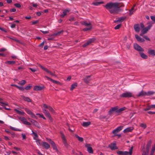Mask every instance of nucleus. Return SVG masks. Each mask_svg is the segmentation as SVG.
<instances>
[{"label":"nucleus","mask_w":155,"mask_h":155,"mask_svg":"<svg viewBox=\"0 0 155 155\" xmlns=\"http://www.w3.org/2000/svg\"><path fill=\"white\" fill-rule=\"evenodd\" d=\"M120 3L117 2L113 3L110 2L107 3L106 5H103L113 15L117 14L120 11V7L121 6H124V5L123 3H122V5L120 6Z\"/></svg>","instance_id":"1"},{"label":"nucleus","mask_w":155,"mask_h":155,"mask_svg":"<svg viewBox=\"0 0 155 155\" xmlns=\"http://www.w3.org/2000/svg\"><path fill=\"white\" fill-rule=\"evenodd\" d=\"M133 148V147L132 146L130 149L129 152L118 151H117V153L119 155H131L132 154Z\"/></svg>","instance_id":"2"},{"label":"nucleus","mask_w":155,"mask_h":155,"mask_svg":"<svg viewBox=\"0 0 155 155\" xmlns=\"http://www.w3.org/2000/svg\"><path fill=\"white\" fill-rule=\"evenodd\" d=\"M120 97L123 98H130L133 97V95L130 92L125 91L120 95Z\"/></svg>","instance_id":"3"},{"label":"nucleus","mask_w":155,"mask_h":155,"mask_svg":"<svg viewBox=\"0 0 155 155\" xmlns=\"http://www.w3.org/2000/svg\"><path fill=\"white\" fill-rule=\"evenodd\" d=\"M37 65L40 67L42 70L45 71L47 73L50 74L51 75L57 77V75L54 74L55 72H54V73H52L51 71L48 70L47 68H45L40 64L37 63Z\"/></svg>","instance_id":"4"},{"label":"nucleus","mask_w":155,"mask_h":155,"mask_svg":"<svg viewBox=\"0 0 155 155\" xmlns=\"http://www.w3.org/2000/svg\"><path fill=\"white\" fill-rule=\"evenodd\" d=\"M108 147L112 150L118 149V147L116 146V143L115 141L109 145Z\"/></svg>","instance_id":"5"},{"label":"nucleus","mask_w":155,"mask_h":155,"mask_svg":"<svg viewBox=\"0 0 155 155\" xmlns=\"http://www.w3.org/2000/svg\"><path fill=\"white\" fill-rule=\"evenodd\" d=\"M118 109V106H116L112 107L108 111V113L110 115H112L114 112L117 113V109Z\"/></svg>","instance_id":"6"},{"label":"nucleus","mask_w":155,"mask_h":155,"mask_svg":"<svg viewBox=\"0 0 155 155\" xmlns=\"http://www.w3.org/2000/svg\"><path fill=\"white\" fill-rule=\"evenodd\" d=\"M25 110L28 114L31 115L32 118H35L36 119H38V117L29 109L26 108H25Z\"/></svg>","instance_id":"7"},{"label":"nucleus","mask_w":155,"mask_h":155,"mask_svg":"<svg viewBox=\"0 0 155 155\" xmlns=\"http://www.w3.org/2000/svg\"><path fill=\"white\" fill-rule=\"evenodd\" d=\"M134 47L135 49L138 51L143 52L144 51V49L137 43L134 44Z\"/></svg>","instance_id":"8"},{"label":"nucleus","mask_w":155,"mask_h":155,"mask_svg":"<svg viewBox=\"0 0 155 155\" xmlns=\"http://www.w3.org/2000/svg\"><path fill=\"white\" fill-rule=\"evenodd\" d=\"M19 119L21 121L22 123L25 125H31V124L27 121L26 119L24 117H18Z\"/></svg>","instance_id":"9"},{"label":"nucleus","mask_w":155,"mask_h":155,"mask_svg":"<svg viewBox=\"0 0 155 155\" xmlns=\"http://www.w3.org/2000/svg\"><path fill=\"white\" fill-rule=\"evenodd\" d=\"M85 147L87 148V151L90 153H93V151L92 148L91 147L90 144L86 143L85 145Z\"/></svg>","instance_id":"10"},{"label":"nucleus","mask_w":155,"mask_h":155,"mask_svg":"<svg viewBox=\"0 0 155 155\" xmlns=\"http://www.w3.org/2000/svg\"><path fill=\"white\" fill-rule=\"evenodd\" d=\"M61 137L63 140V142L64 144V145L65 147H68V144L67 143L64 134L62 132H61Z\"/></svg>","instance_id":"11"},{"label":"nucleus","mask_w":155,"mask_h":155,"mask_svg":"<svg viewBox=\"0 0 155 155\" xmlns=\"http://www.w3.org/2000/svg\"><path fill=\"white\" fill-rule=\"evenodd\" d=\"M45 88V87L43 85L42 86L36 85L34 87L33 90L35 91H41L44 90Z\"/></svg>","instance_id":"12"},{"label":"nucleus","mask_w":155,"mask_h":155,"mask_svg":"<svg viewBox=\"0 0 155 155\" xmlns=\"http://www.w3.org/2000/svg\"><path fill=\"white\" fill-rule=\"evenodd\" d=\"M91 76V75L87 76L83 79V80L86 84H88L91 80L90 78Z\"/></svg>","instance_id":"13"},{"label":"nucleus","mask_w":155,"mask_h":155,"mask_svg":"<svg viewBox=\"0 0 155 155\" xmlns=\"http://www.w3.org/2000/svg\"><path fill=\"white\" fill-rule=\"evenodd\" d=\"M123 126H119L117 128L115 129L113 131L112 133L113 134H116L119 132L120 131L122 130L123 128Z\"/></svg>","instance_id":"14"},{"label":"nucleus","mask_w":155,"mask_h":155,"mask_svg":"<svg viewBox=\"0 0 155 155\" xmlns=\"http://www.w3.org/2000/svg\"><path fill=\"white\" fill-rule=\"evenodd\" d=\"M152 26V25L150 24L147 27L144 28L141 31L143 32V34H145L149 30Z\"/></svg>","instance_id":"15"},{"label":"nucleus","mask_w":155,"mask_h":155,"mask_svg":"<svg viewBox=\"0 0 155 155\" xmlns=\"http://www.w3.org/2000/svg\"><path fill=\"white\" fill-rule=\"evenodd\" d=\"M126 17H122L120 18H118L116 19V20L114 21V23H117L118 22H121L124 20Z\"/></svg>","instance_id":"16"},{"label":"nucleus","mask_w":155,"mask_h":155,"mask_svg":"<svg viewBox=\"0 0 155 155\" xmlns=\"http://www.w3.org/2000/svg\"><path fill=\"white\" fill-rule=\"evenodd\" d=\"M45 77L48 80H50V81H52L53 83H55V84H59V85L61 84V83L58 81L53 80L51 78L48 77V76H45Z\"/></svg>","instance_id":"17"},{"label":"nucleus","mask_w":155,"mask_h":155,"mask_svg":"<svg viewBox=\"0 0 155 155\" xmlns=\"http://www.w3.org/2000/svg\"><path fill=\"white\" fill-rule=\"evenodd\" d=\"M94 40L93 39H90L88 40L86 43L82 45V47L83 48L86 47L87 46L91 44L93 41H94Z\"/></svg>","instance_id":"18"},{"label":"nucleus","mask_w":155,"mask_h":155,"mask_svg":"<svg viewBox=\"0 0 155 155\" xmlns=\"http://www.w3.org/2000/svg\"><path fill=\"white\" fill-rule=\"evenodd\" d=\"M135 36L137 40L138 41L140 42H143L144 41V39L142 38H141L138 35H135Z\"/></svg>","instance_id":"19"},{"label":"nucleus","mask_w":155,"mask_h":155,"mask_svg":"<svg viewBox=\"0 0 155 155\" xmlns=\"http://www.w3.org/2000/svg\"><path fill=\"white\" fill-rule=\"evenodd\" d=\"M134 27L136 32H139L140 31V28L139 25L138 24L134 25Z\"/></svg>","instance_id":"20"},{"label":"nucleus","mask_w":155,"mask_h":155,"mask_svg":"<svg viewBox=\"0 0 155 155\" xmlns=\"http://www.w3.org/2000/svg\"><path fill=\"white\" fill-rule=\"evenodd\" d=\"M133 129L134 127H128L124 130L123 131V132L124 133H126L128 132H131Z\"/></svg>","instance_id":"21"},{"label":"nucleus","mask_w":155,"mask_h":155,"mask_svg":"<svg viewBox=\"0 0 155 155\" xmlns=\"http://www.w3.org/2000/svg\"><path fill=\"white\" fill-rule=\"evenodd\" d=\"M21 96L25 101L28 102H31V100L29 97H25L23 95H21Z\"/></svg>","instance_id":"22"},{"label":"nucleus","mask_w":155,"mask_h":155,"mask_svg":"<svg viewBox=\"0 0 155 155\" xmlns=\"http://www.w3.org/2000/svg\"><path fill=\"white\" fill-rule=\"evenodd\" d=\"M42 145L45 148L48 149L50 148V145L47 143L44 142H42Z\"/></svg>","instance_id":"23"},{"label":"nucleus","mask_w":155,"mask_h":155,"mask_svg":"<svg viewBox=\"0 0 155 155\" xmlns=\"http://www.w3.org/2000/svg\"><path fill=\"white\" fill-rule=\"evenodd\" d=\"M152 143V141L151 140H150L147 142V144L146 146V150L149 151L150 148V147Z\"/></svg>","instance_id":"24"},{"label":"nucleus","mask_w":155,"mask_h":155,"mask_svg":"<svg viewBox=\"0 0 155 155\" xmlns=\"http://www.w3.org/2000/svg\"><path fill=\"white\" fill-rule=\"evenodd\" d=\"M70 11V10L69 9H65L63 11V14H61L60 15V16L61 18H64V16L66 15L67 13L68 12Z\"/></svg>","instance_id":"25"},{"label":"nucleus","mask_w":155,"mask_h":155,"mask_svg":"<svg viewBox=\"0 0 155 155\" xmlns=\"http://www.w3.org/2000/svg\"><path fill=\"white\" fill-rule=\"evenodd\" d=\"M148 53L152 56H154L155 55V51L154 50L149 49Z\"/></svg>","instance_id":"26"},{"label":"nucleus","mask_w":155,"mask_h":155,"mask_svg":"<svg viewBox=\"0 0 155 155\" xmlns=\"http://www.w3.org/2000/svg\"><path fill=\"white\" fill-rule=\"evenodd\" d=\"M147 95V92L143 91H141L137 95L138 97L143 96Z\"/></svg>","instance_id":"27"},{"label":"nucleus","mask_w":155,"mask_h":155,"mask_svg":"<svg viewBox=\"0 0 155 155\" xmlns=\"http://www.w3.org/2000/svg\"><path fill=\"white\" fill-rule=\"evenodd\" d=\"M104 2L103 1H101L99 2H93L92 3V5H95V6H97L100 4H104Z\"/></svg>","instance_id":"28"},{"label":"nucleus","mask_w":155,"mask_h":155,"mask_svg":"<svg viewBox=\"0 0 155 155\" xmlns=\"http://www.w3.org/2000/svg\"><path fill=\"white\" fill-rule=\"evenodd\" d=\"M78 86V84L77 83L75 82L72 84L71 85V87L70 88V90L72 91L75 88Z\"/></svg>","instance_id":"29"},{"label":"nucleus","mask_w":155,"mask_h":155,"mask_svg":"<svg viewBox=\"0 0 155 155\" xmlns=\"http://www.w3.org/2000/svg\"><path fill=\"white\" fill-rule=\"evenodd\" d=\"M91 124V122L88 121L87 122H84L82 124V125L84 127H87Z\"/></svg>","instance_id":"30"},{"label":"nucleus","mask_w":155,"mask_h":155,"mask_svg":"<svg viewBox=\"0 0 155 155\" xmlns=\"http://www.w3.org/2000/svg\"><path fill=\"white\" fill-rule=\"evenodd\" d=\"M51 142L52 143H51V146H52V147H53V149L54 150H56V151L58 152V149L54 142Z\"/></svg>","instance_id":"31"},{"label":"nucleus","mask_w":155,"mask_h":155,"mask_svg":"<svg viewBox=\"0 0 155 155\" xmlns=\"http://www.w3.org/2000/svg\"><path fill=\"white\" fill-rule=\"evenodd\" d=\"M140 54L141 57L143 58L146 59L148 58L147 56V55H145L143 53L140 52Z\"/></svg>","instance_id":"32"},{"label":"nucleus","mask_w":155,"mask_h":155,"mask_svg":"<svg viewBox=\"0 0 155 155\" xmlns=\"http://www.w3.org/2000/svg\"><path fill=\"white\" fill-rule=\"evenodd\" d=\"M75 137L78 139V141H79L82 142L84 141L83 138L82 137H80L77 134H75Z\"/></svg>","instance_id":"33"},{"label":"nucleus","mask_w":155,"mask_h":155,"mask_svg":"<svg viewBox=\"0 0 155 155\" xmlns=\"http://www.w3.org/2000/svg\"><path fill=\"white\" fill-rule=\"evenodd\" d=\"M33 122L32 123L34 125L37 127L38 128H40V127L39 125L38 122L36 120H34L33 121Z\"/></svg>","instance_id":"34"},{"label":"nucleus","mask_w":155,"mask_h":155,"mask_svg":"<svg viewBox=\"0 0 155 155\" xmlns=\"http://www.w3.org/2000/svg\"><path fill=\"white\" fill-rule=\"evenodd\" d=\"M81 24L84 25L85 26H91V23H88L86 21H84L81 22Z\"/></svg>","instance_id":"35"},{"label":"nucleus","mask_w":155,"mask_h":155,"mask_svg":"<svg viewBox=\"0 0 155 155\" xmlns=\"http://www.w3.org/2000/svg\"><path fill=\"white\" fill-rule=\"evenodd\" d=\"M14 110L18 114L21 115H23L25 113L22 111H21L17 109H15Z\"/></svg>","instance_id":"36"},{"label":"nucleus","mask_w":155,"mask_h":155,"mask_svg":"<svg viewBox=\"0 0 155 155\" xmlns=\"http://www.w3.org/2000/svg\"><path fill=\"white\" fill-rule=\"evenodd\" d=\"M32 134L34 135V139L35 140H36L38 137V136L36 133L35 132L33 131H32Z\"/></svg>","instance_id":"37"},{"label":"nucleus","mask_w":155,"mask_h":155,"mask_svg":"<svg viewBox=\"0 0 155 155\" xmlns=\"http://www.w3.org/2000/svg\"><path fill=\"white\" fill-rule=\"evenodd\" d=\"M26 83V81L25 80H22L18 83V84L21 85H23Z\"/></svg>","instance_id":"38"},{"label":"nucleus","mask_w":155,"mask_h":155,"mask_svg":"<svg viewBox=\"0 0 155 155\" xmlns=\"http://www.w3.org/2000/svg\"><path fill=\"white\" fill-rule=\"evenodd\" d=\"M144 147L143 149L142 150V151H143V153L142 154V155H148L149 153V151L146 150L145 151L144 150H143L144 149Z\"/></svg>","instance_id":"39"},{"label":"nucleus","mask_w":155,"mask_h":155,"mask_svg":"<svg viewBox=\"0 0 155 155\" xmlns=\"http://www.w3.org/2000/svg\"><path fill=\"white\" fill-rule=\"evenodd\" d=\"M92 29V26H89V28H84L83 29V31H87L89 30H90Z\"/></svg>","instance_id":"40"},{"label":"nucleus","mask_w":155,"mask_h":155,"mask_svg":"<svg viewBox=\"0 0 155 155\" xmlns=\"http://www.w3.org/2000/svg\"><path fill=\"white\" fill-rule=\"evenodd\" d=\"M45 115L47 117H48V118L51 121H52V120H53L52 118L49 113H48V114H47L46 115Z\"/></svg>","instance_id":"41"},{"label":"nucleus","mask_w":155,"mask_h":155,"mask_svg":"<svg viewBox=\"0 0 155 155\" xmlns=\"http://www.w3.org/2000/svg\"><path fill=\"white\" fill-rule=\"evenodd\" d=\"M155 150V145L152 147L151 150L150 152V155H153V153H154V151Z\"/></svg>","instance_id":"42"},{"label":"nucleus","mask_w":155,"mask_h":155,"mask_svg":"<svg viewBox=\"0 0 155 155\" xmlns=\"http://www.w3.org/2000/svg\"><path fill=\"white\" fill-rule=\"evenodd\" d=\"M15 63V61H6L5 62V63L6 64H14Z\"/></svg>","instance_id":"43"},{"label":"nucleus","mask_w":155,"mask_h":155,"mask_svg":"<svg viewBox=\"0 0 155 155\" xmlns=\"http://www.w3.org/2000/svg\"><path fill=\"white\" fill-rule=\"evenodd\" d=\"M118 108L119 107H118ZM125 107H122L119 109L118 108V109H117V113H119L122 112V111L124 110H125Z\"/></svg>","instance_id":"44"},{"label":"nucleus","mask_w":155,"mask_h":155,"mask_svg":"<svg viewBox=\"0 0 155 155\" xmlns=\"http://www.w3.org/2000/svg\"><path fill=\"white\" fill-rule=\"evenodd\" d=\"M32 86L31 84H28V86L25 87V89L26 90H30L31 88L32 87Z\"/></svg>","instance_id":"45"},{"label":"nucleus","mask_w":155,"mask_h":155,"mask_svg":"<svg viewBox=\"0 0 155 155\" xmlns=\"http://www.w3.org/2000/svg\"><path fill=\"white\" fill-rule=\"evenodd\" d=\"M140 126L141 127L143 128L144 129H145L147 127V125L145 124L141 123L140 124Z\"/></svg>","instance_id":"46"},{"label":"nucleus","mask_w":155,"mask_h":155,"mask_svg":"<svg viewBox=\"0 0 155 155\" xmlns=\"http://www.w3.org/2000/svg\"><path fill=\"white\" fill-rule=\"evenodd\" d=\"M48 109L52 113H55V111H54V110L50 106H48Z\"/></svg>","instance_id":"47"},{"label":"nucleus","mask_w":155,"mask_h":155,"mask_svg":"<svg viewBox=\"0 0 155 155\" xmlns=\"http://www.w3.org/2000/svg\"><path fill=\"white\" fill-rule=\"evenodd\" d=\"M10 128L11 130H14V131H21V129H16L13 127H11V126H10Z\"/></svg>","instance_id":"48"},{"label":"nucleus","mask_w":155,"mask_h":155,"mask_svg":"<svg viewBox=\"0 0 155 155\" xmlns=\"http://www.w3.org/2000/svg\"><path fill=\"white\" fill-rule=\"evenodd\" d=\"M37 115H38L39 116V117H40L42 118L44 120H46V119L45 117L44 116L43 114H39V113H37L36 114Z\"/></svg>","instance_id":"49"},{"label":"nucleus","mask_w":155,"mask_h":155,"mask_svg":"<svg viewBox=\"0 0 155 155\" xmlns=\"http://www.w3.org/2000/svg\"><path fill=\"white\" fill-rule=\"evenodd\" d=\"M154 93V92L153 91H150L147 92V95H153Z\"/></svg>","instance_id":"50"},{"label":"nucleus","mask_w":155,"mask_h":155,"mask_svg":"<svg viewBox=\"0 0 155 155\" xmlns=\"http://www.w3.org/2000/svg\"><path fill=\"white\" fill-rule=\"evenodd\" d=\"M64 32V31L63 30H62L60 31H58L56 33H54V35H55V36H57V35L63 33Z\"/></svg>","instance_id":"51"},{"label":"nucleus","mask_w":155,"mask_h":155,"mask_svg":"<svg viewBox=\"0 0 155 155\" xmlns=\"http://www.w3.org/2000/svg\"><path fill=\"white\" fill-rule=\"evenodd\" d=\"M121 24L117 25L114 27V29L116 30L119 29L121 27Z\"/></svg>","instance_id":"52"},{"label":"nucleus","mask_w":155,"mask_h":155,"mask_svg":"<svg viewBox=\"0 0 155 155\" xmlns=\"http://www.w3.org/2000/svg\"><path fill=\"white\" fill-rule=\"evenodd\" d=\"M151 107L150 106V105L148 106L146 108H145L144 109V110L145 111H146L149 110H150L151 109Z\"/></svg>","instance_id":"53"},{"label":"nucleus","mask_w":155,"mask_h":155,"mask_svg":"<svg viewBox=\"0 0 155 155\" xmlns=\"http://www.w3.org/2000/svg\"><path fill=\"white\" fill-rule=\"evenodd\" d=\"M14 5L15 7L18 8H20L21 7V5L19 3H15L14 4Z\"/></svg>","instance_id":"54"},{"label":"nucleus","mask_w":155,"mask_h":155,"mask_svg":"<svg viewBox=\"0 0 155 155\" xmlns=\"http://www.w3.org/2000/svg\"><path fill=\"white\" fill-rule=\"evenodd\" d=\"M134 9V7H132L130 10V13H129V15H131L133 13V11Z\"/></svg>","instance_id":"55"},{"label":"nucleus","mask_w":155,"mask_h":155,"mask_svg":"<svg viewBox=\"0 0 155 155\" xmlns=\"http://www.w3.org/2000/svg\"><path fill=\"white\" fill-rule=\"evenodd\" d=\"M19 90L21 91H24L25 90V88L23 87L20 86H18V88Z\"/></svg>","instance_id":"56"},{"label":"nucleus","mask_w":155,"mask_h":155,"mask_svg":"<svg viewBox=\"0 0 155 155\" xmlns=\"http://www.w3.org/2000/svg\"><path fill=\"white\" fill-rule=\"evenodd\" d=\"M131 44L130 43H127L126 45V47L128 49H130Z\"/></svg>","instance_id":"57"},{"label":"nucleus","mask_w":155,"mask_h":155,"mask_svg":"<svg viewBox=\"0 0 155 155\" xmlns=\"http://www.w3.org/2000/svg\"><path fill=\"white\" fill-rule=\"evenodd\" d=\"M47 140L51 144V142H54L53 141L51 140L50 139L46 138Z\"/></svg>","instance_id":"58"},{"label":"nucleus","mask_w":155,"mask_h":155,"mask_svg":"<svg viewBox=\"0 0 155 155\" xmlns=\"http://www.w3.org/2000/svg\"><path fill=\"white\" fill-rule=\"evenodd\" d=\"M43 112L45 114V115L47 114H48V113H49V112H48V111H47L46 109H43Z\"/></svg>","instance_id":"59"},{"label":"nucleus","mask_w":155,"mask_h":155,"mask_svg":"<svg viewBox=\"0 0 155 155\" xmlns=\"http://www.w3.org/2000/svg\"><path fill=\"white\" fill-rule=\"evenodd\" d=\"M38 22H39V21L37 20H36L35 21H32V25H35V24L38 23Z\"/></svg>","instance_id":"60"},{"label":"nucleus","mask_w":155,"mask_h":155,"mask_svg":"<svg viewBox=\"0 0 155 155\" xmlns=\"http://www.w3.org/2000/svg\"><path fill=\"white\" fill-rule=\"evenodd\" d=\"M150 18L155 23V16H151Z\"/></svg>","instance_id":"61"},{"label":"nucleus","mask_w":155,"mask_h":155,"mask_svg":"<svg viewBox=\"0 0 155 155\" xmlns=\"http://www.w3.org/2000/svg\"><path fill=\"white\" fill-rule=\"evenodd\" d=\"M29 69L32 72H34L37 71V70L35 69L32 68H29Z\"/></svg>","instance_id":"62"},{"label":"nucleus","mask_w":155,"mask_h":155,"mask_svg":"<svg viewBox=\"0 0 155 155\" xmlns=\"http://www.w3.org/2000/svg\"><path fill=\"white\" fill-rule=\"evenodd\" d=\"M36 140V142L37 143H38L40 145H41V143H40V140H39V139H36V140Z\"/></svg>","instance_id":"63"},{"label":"nucleus","mask_w":155,"mask_h":155,"mask_svg":"<svg viewBox=\"0 0 155 155\" xmlns=\"http://www.w3.org/2000/svg\"><path fill=\"white\" fill-rule=\"evenodd\" d=\"M143 38H144L146 40L149 41H150V39L147 37V36L144 35V36H143Z\"/></svg>","instance_id":"64"}]
</instances>
